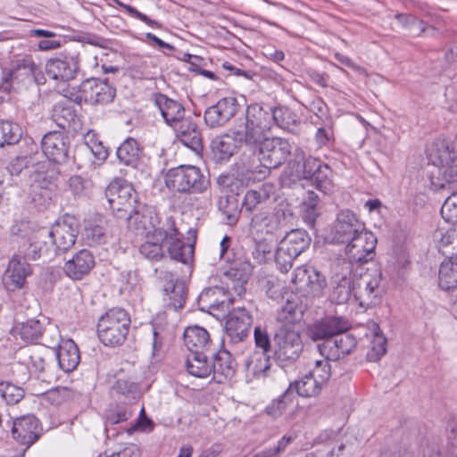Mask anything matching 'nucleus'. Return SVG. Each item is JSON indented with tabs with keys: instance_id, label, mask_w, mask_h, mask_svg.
<instances>
[{
	"instance_id": "nucleus-1",
	"label": "nucleus",
	"mask_w": 457,
	"mask_h": 457,
	"mask_svg": "<svg viewBox=\"0 0 457 457\" xmlns=\"http://www.w3.org/2000/svg\"><path fill=\"white\" fill-rule=\"evenodd\" d=\"M260 117L256 115L255 104L247 106L245 121L236 124L231 134L223 133L214 137L210 143L212 159L219 163L228 162L242 145L250 150L262 137Z\"/></svg>"
},
{
	"instance_id": "nucleus-2",
	"label": "nucleus",
	"mask_w": 457,
	"mask_h": 457,
	"mask_svg": "<svg viewBox=\"0 0 457 457\" xmlns=\"http://www.w3.org/2000/svg\"><path fill=\"white\" fill-rule=\"evenodd\" d=\"M286 172L292 178V180H310L318 190L324 194H330L334 190L331 168L319 158L306 155L302 148L297 147L294 150L293 158L288 161Z\"/></svg>"
},
{
	"instance_id": "nucleus-3",
	"label": "nucleus",
	"mask_w": 457,
	"mask_h": 457,
	"mask_svg": "<svg viewBox=\"0 0 457 457\" xmlns=\"http://www.w3.org/2000/svg\"><path fill=\"white\" fill-rule=\"evenodd\" d=\"M255 112L256 115L260 117L262 137L256 145L250 146V151L253 154L258 153L259 162L263 167L269 170L278 169L287 162L291 154H294L292 145L282 137H269L270 112L258 104H255Z\"/></svg>"
},
{
	"instance_id": "nucleus-4",
	"label": "nucleus",
	"mask_w": 457,
	"mask_h": 457,
	"mask_svg": "<svg viewBox=\"0 0 457 457\" xmlns=\"http://www.w3.org/2000/svg\"><path fill=\"white\" fill-rule=\"evenodd\" d=\"M130 327V317L122 308L108 310L98 320L97 333L100 341L107 346L123 345Z\"/></svg>"
},
{
	"instance_id": "nucleus-5",
	"label": "nucleus",
	"mask_w": 457,
	"mask_h": 457,
	"mask_svg": "<svg viewBox=\"0 0 457 457\" xmlns=\"http://www.w3.org/2000/svg\"><path fill=\"white\" fill-rule=\"evenodd\" d=\"M209 179L201 170L193 165H180L168 170L165 185L173 192L182 194H199L209 187Z\"/></svg>"
},
{
	"instance_id": "nucleus-6",
	"label": "nucleus",
	"mask_w": 457,
	"mask_h": 457,
	"mask_svg": "<svg viewBox=\"0 0 457 457\" xmlns=\"http://www.w3.org/2000/svg\"><path fill=\"white\" fill-rule=\"evenodd\" d=\"M303 344L300 333L292 326L283 325L274 336V359L283 370L294 363L301 355Z\"/></svg>"
},
{
	"instance_id": "nucleus-7",
	"label": "nucleus",
	"mask_w": 457,
	"mask_h": 457,
	"mask_svg": "<svg viewBox=\"0 0 457 457\" xmlns=\"http://www.w3.org/2000/svg\"><path fill=\"white\" fill-rule=\"evenodd\" d=\"M353 297L359 305L370 308L378 304L386 292L380 270L366 272L353 283Z\"/></svg>"
},
{
	"instance_id": "nucleus-8",
	"label": "nucleus",
	"mask_w": 457,
	"mask_h": 457,
	"mask_svg": "<svg viewBox=\"0 0 457 457\" xmlns=\"http://www.w3.org/2000/svg\"><path fill=\"white\" fill-rule=\"evenodd\" d=\"M79 54L75 50H64L48 59L45 65L46 75L58 84L73 80L79 71Z\"/></svg>"
},
{
	"instance_id": "nucleus-9",
	"label": "nucleus",
	"mask_w": 457,
	"mask_h": 457,
	"mask_svg": "<svg viewBox=\"0 0 457 457\" xmlns=\"http://www.w3.org/2000/svg\"><path fill=\"white\" fill-rule=\"evenodd\" d=\"M109 208L119 219H124L128 213L135 212L137 194L131 184L119 179L112 181L104 191Z\"/></svg>"
},
{
	"instance_id": "nucleus-10",
	"label": "nucleus",
	"mask_w": 457,
	"mask_h": 457,
	"mask_svg": "<svg viewBox=\"0 0 457 457\" xmlns=\"http://www.w3.org/2000/svg\"><path fill=\"white\" fill-rule=\"evenodd\" d=\"M179 235V231L172 217H167L162 227L155 228L153 232H148L147 240L141 245L140 253L151 262H159L168 260L165 254L163 243L167 239H173Z\"/></svg>"
},
{
	"instance_id": "nucleus-11",
	"label": "nucleus",
	"mask_w": 457,
	"mask_h": 457,
	"mask_svg": "<svg viewBox=\"0 0 457 457\" xmlns=\"http://www.w3.org/2000/svg\"><path fill=\"white\" fill-rule=\"evenodd\" d=\"M26 355L29 373L48 382L59 377L54 351L44 347H32L26 351Z\"/></svg>"
},
{
	"instance_id": "nucleus-12",
	"label": "nucleus",
	"mask_w": 457,
	"mask_h": 457,
	"mask_svg": "<svg viewBox=\"0 0 457 457\" xmlns=\"http://www.w3.org/2000/svg\"><path fill=\"white\" fill-rule=\"evenodd\" d=\"M116 89L105 80L88 79L79 85V95L76 101L90 104H106L114 99Z\"/></svg>"
},
{
	"instance_id": "nucleus-13",
	"label": "nucleus",
	"mask_w": 457,
	"mask_h": 457,
	"mask_svg": "<svg viewBox=\"0 0 457 457\" xmlns=\"http://www.w3.org/2000/svg\"><path fill=\"white\" fill-rule=\"evenodd\" d=\"M44 157L56 164L67 163L71 158V141L62 131H49L41 139Z\"/></svg>"
},
{
	"instance_id": "nucleus-14",
	"label": "nucleus",
	"mask_w": 457,
	"mask_h": 457,
	"mask_svg": "<svg viewBox=\"0 0 457 457\" xmlns=\"http://www.w3.org/2000/svg\"><path fill=\"white\" fill-rule=\"evenodd\" d=\"M365 228V224L349 210L341 211L330 232L333 244L346 245Z\"/></svg>"
},
{
	"instance_id": "nucleus-15",
	"label": "nucleus",
	"mask_w": 457,
	"mask_h": 457,
	"mask_svg": "<svg viewBox=\"0 0 457 457\" xmlns=\"http://www.w3.org/2000/svg\"><path fill=\"white\" fill-rule=\"evenodd\" d=\"M19 249L25 258L34 261L40 258L50 259L54 255L47 228H38L27 238H23Z\"/></svg>"
},
{
	"instance_id": "nucleus-16",
	"label": "nucleus",
	"mask_w": 457,
	"mask_h": 457,
	"mask_svg": "<svg viewBox=\"0 0 457 457\" xmlns=\"http://www.w3.org/2000/svg\"><path fill=\"white\" fill-rule=\"evenodd\" d=\"M376 245V236L365 228L354 239L345 245V253L355 263H366L373 259Z\"/></svg>"
},
{
	"instance_id": "nucleus-17",
	"label": "nucleus",
	"mask_w": 457,
	"mask_h": 457,
	"mask_svg": "<svg viewBox=\"0 0 457 457\" xmlns=\"http://www.w3.org/2000/svg\"><path fill=\"white\" fill-rule=\"evenodd\" d=\"M239 109L240 104L236 97H223L205 110L204 122L212 129L221 128L236 116Z\"/></svg>"
},
{
	"instance_id": "nucleus-18",
	"label": "nucleus",
	"mask_w": 457,
	"mask_h": 457,
	"mask_svg": "<svg viewBox=\"0 0 457 457\" xmlns=\"http://www.w3.org/2000/svg\"><path fill=\"white\" fill-rule=\"evenodd\" d=\"M39 420L34 415H25L15 418L12 422L11 432L13 439L20 445H25L21 456L41 436Z\"/></svg>"
},
{
	"instance_id": "nucleus-19",
	"label": "nucleus",
	"mask_w": 457,
	"mask_h": 457,
	"mask_svg": "<svg viewBox=\"0 0 457 457\" xmlns=\"http://www.w3.org/2000/svg\"><path fill=\"white\" fill-rule=\"evenodd\" d=\"M253 317L245 308H237L228 312L226 323L225 332L229 342L237 344L248 337Z\"/></svg>"
},
{
	"instance_id": "nucleus-20",
	"label": "nucleus",
	"mask_w": 457,
	"mask_h": 457,
	"mask_svg": "<svg viewBox=\"0 0 457 457\" xmlns=\"http://www.w3.org/2000/svg\"><path fill=\"white\" fill-rule=\"evenodd\" d=\"M350 327L348 320L343 317L327 316L308 328V336L313 341L326 343L340 332H346Z\"/></svg>"
},
{
	"instance_id": "nucleus-21",
	"label": "nucleus",
	"mask_w": 457,
	"mask_h": 457,
	"mask_svg": "<svg viewBox=\"0 0 457 457\" xmlns=\"http://www.w3.org/2000/svg\"><path fill=\"white\" fill-rule=\"evenodd\" d=\"M357 340L350 333L340 332L335 338L318 345L319 351L328 360L337 361L350 354L356 347Z\"/></svg>"
},
{
	"instance_id": "nucleus-22",
	"label": "nucleus",
	"mask_w": 457,
	"mask_h": 457,
	"mask_svg": "<svg viewBox=\"0 0 457 457\" xmlns=\"http://www.w3.org/2000/svg\"><path fill=\"white\" fill-rule=\"evenodd\" d=\"M54 255L68 252L76 243L78 228L66 221L56 222L48 228Z\"/></svg>"
},
{
	"instance_id": "nucleus-23",
	"label": "nucleus",
	"mask_w": 457,
	"mask_h": 457,
	"mask_svg": "<svg viewBox=\"0 0 457 457\" xmlns=\"http://www.w3.org/2000/svg\"><path fill=\"white\" fill-rule=\"evenodd\" d=\"M245 369L247 374L256 379L273 378L275 375L285 377V371L280 367H272L270 356L265 352L254 351L246 359Z\"/></svg>"
},
{
	"instance_id": "nucleus-24",
	"label": "nucleus",
	"mask_w": 457,
	"mask_h": 457,
	"mask_svg": "<svg viewBox=\"0 0 457 457\" xmlns=\"http://www.w3.org/2000/svg\"><path fill=\"white\" fill-rule=\"evenodd\" d=\"M170 127L173 129L177 137L183 145L195 153L203 150L201 133L192 117L185 115L179 119V121L172 123Z\"/></svg>"
},
{
	"instance_id": "nucleus-25",
	"label": "nucleus",
	"mask_w": 457,
	"mask_h": 457,
	"mask_svg": "<svg viewBox=\"0 0 457 457\" xmlns=\"http://www.w3.org/2000/svg\"><path fill=\"white\" fill-rule=\"evenodd\" d=\"M154 273L158 278L167 281L163 290L168 296V307L175 311L183 308L187 298L186 284L179 279L174 280L171 272L155 269Z\"/></svg>"
},
{
	"instance_id": "nucleus-26",
	"label": "nucleus",
	"mask_w": 457,
	"mask_h": 457,
	"mask_svg": "<svg viewBox=\"0 0 457 457\" xmlns=\"http://www.w3.org/2000/svg\"><path fill=\"white\" fill-rule=\"evenodd\" d=\"M37 70V67L31 57L18 59L11 69L3 71L0 89L10 92L14 81H23L24 79L33 76Z\"/></svg>"
},
{
	"instance_id": "nucleus-27",
	"label": "nucleus",
	"mask_w": 457,
	"mask_h": 457,
	"mask_svg": "<svg viewBox=\"0 0 457 457\" xmlns=\"http://www.w3.org/2000/svg\"><path fill=\"white\" fill-rule=\"evenodd\" d=\"M95 266V257L87 249H82L67 261L63 271L73 280L82 279Z\"/></svg>"
},
{
	"instance_id": "nucleus-28",
	"label": "nucleus",
	"mask_w": 457,
	"mask_h": 457,
	"mask_svg": "<svg viewBox=\"0 0 457 457\" xmlns=\"http://www.w3.org/2000/svg\"><path fill=\"white\" fill-rule=\"evenodd\" d=\"M228 295L220 287L205 288L199 295L197 305L200 311L212 313L216 311L224 312L228 307Z\"/></svg>"
},
{
	"instance_id": "nucleus-29",
	"label": "nucleus",
	"mask_w": 457,
	"mask_h": 457,
	"mask_svg": "<svg viewBox=\"0 0 457 457\" xmlns=\"http://www.w3.org/2000/svg\"><path fill=\"white\" fill-rule=\"evenodd\" d=\"M54 353L58 371L70 373L78 367L80 361L79 347L71 339L62 340V345H58V349Z\"/></svg>"
},
{
	"instance_id": "nucleus-30",
	"label": "nucleus",
	"mask_w": 457,
	"mask_h": 457,
	"mask_svg": "<svg viewBox=\"0 0 457 457\" xmlns=\"http://www.w3.org/2000/svg\"><path fill=\"white\" fill-rule=\"evenodd\" d=\"M128 220L129 226H134L137 230H141L148 235L156 228L158 218L153 207H149L139 202L135 205V212L128 213L124 218Z\"/></svg>"
},
{
	"instance_id": "nucleus-31",
	"label": "nucleus",
	"mask_w": 457,
	"mask_h": 457,
	"mask_svg": "<svg viewBox=\"0 0 457 457\" xmlns=\"http://www.w3.org/2000/svg\"><path fill=\"white\" fill-rule=\"evenodd\" d=\"M154 104L161 112L165 123L170 127L172 123L179 121L186 115L185 107L179 101L173 100L162 93L153 95Z\"/></svg>"
},
{
	"instance_id": "nucleus-32",
	"label": "nucleus",
	"mask_w": 457,
	"mask_h": 457,
	"mask_svg": "<svg viewBox=\"0 0 457 457\" xmlns=\"http://www.w3.org/2000/svg\"><path fill=\"white\" fill-rule=\"evenodd\" d=\"M31 274L30 265L26 262L25 257L13 256L9 262L6 270V283L12 290L21 288L26 278Z\"/></svg>"
},
{
	"instance_id": "nucleus-33",
	"label": "nucleus",
	"mask_w": 457,
	"mask_h": 457,
	"mask_svg": "<svg viewBox=\"0 0 457 457\" xmlns=\"http://www.w3.org/2000/svg\"><path fill=\"white\" fill-rule=\"evenodd\" d=\"M236 367L237 363L232 358L231 353L227 350H220L212 357L211 374H213L214 380L218 383H222L225 379L234 376Z\"/></svg>"
},
{
	"instance_id": "nucleus-34",
	"label": "nucleus",
	"mask_w": 457,
	"mask_h": 457,
	"mask_svg": "<svg viewBox=\"0 0 457 457\" xmlns=\"http://www.w3.org/2000/svg\"><path fill=\"white\" fill-rule=\"evenodd\" d=\"M457 155L451 142L440 135L434 138L430 145V163L440 167L453 162Z\"/></svg>"
},
{
	"instance_id": "nucleus-35",
	"label": "nucleus",
	"mask_w": 457,
	"mask_h": 457,
	"mask_svg": "<svg viewBox=\"0 0 457 457\" xmlns=\"http://www.w3.org/2000/svg\"><path fill=\"white\" fill-rule=\"evenodd\" d=\"M116 155L120 163L137 169L142 162L144 150L135 138L128 137L117 148Z\"/></svg>"
},
{
	"instance_id": "nucleus-36",
	"label": "nucleus",
	"mask_w": 457,
	"mask_h": 457,
	"mask_svg": "<svg viewBox=\"0 0 457 457\" xmlns=\"http://www.w3.org/2000/svg\"><path fill=\"white\" fill-rule=\"evenodd\" d=\"M57 164L48 161L46 159L42 160L41 164L37 167L34 176V181L37 183L38 187H40V193H38V195L43 196L44 194L46 193V189L54 184V182L57 180L60 175V170ZM37 195V193L35 194L33 197V201L36 202V196Z\"/></svg>"
},
{
	"instance_id": "nucleus-37",
	"label": "nucleus",
	"mask_w": 457,
	"mask_h": 457,
	"mask_svg": "<svg viewBox=\"0 0 457 457\" xmlns=\"http://www.w3.org/2000/svg\"><path fill=\"white\" fill-rule=\"evenodd\" d=\"M183 336L184 343L190 352H204L211 345L208 331L199 326L187 327Z\"/></svg>"
},
{
	"instance_id": "nucleus-38",
	"label": "nucleus",
	"mask_w": 457,
	"mask_h": 457,
	"mask_svg": "<svg viewBox=\"0 0 457 457\" xmlns=\"http://www.w3.org/2000/svg\"><path fill=\"white\" fill-rule=\"evenodd\" d=\"M438 287L451 291L457 287V259H445L438 270Z\"/></svg>"
},
{
	"instance_id": "nucleus-39",
	"label": "nucleus",
	"mask_w": 457,
	"mask_h": 457,
	"mask_svg": "<svg viewBox=\"0 0 457 457\" xmlns=\"http://www.w3.org/2000/svg\"><path fill=\"white\" fill-rule=\"evenodd\" d=\"M178 235L173 239H167L169 243L168 253L170 260L190 264L193 262L195 247L192 244H186L179 239Z\"/></svg>"
},
{
	"instance_id": "nucleus-40",
	"label": "nucleus",
	"mask_w": 457,
	"mask_h": 457,
	"mask_svg": "<svg viewBox=\"0 0 457 457\" xmlns=\"http://www.w3.org/2000/svg\"><path fill=\"white\" fill-rule=\"evenodd\" d=\"M279 243L299 256L309 247L311 237L305 230L297 228L287 233Z\"/></svg>"
},
{
	"instance_id": "nucleus-41",
	"label": "nucleus",
	"mask_w": 457,
	"mask_h": 457,
	"mask_svg": "<svg viewBox=\"0 0 457 457\" xmlns=\"http://www.w3.org/2000/svg\"><path fill=\"white\" fill-rule=\"evenodd\" d=\"M288 387L292 390L295 396L298 395L302 397H312L318 395L323 386L316 378L308 373L302 378L291 382Z\"/></svg>"
},
{
	"instance_id": "nucleus-42",
	"label": "nucleus",
	"mask_w": 457,
	"mask_h": 457,
	"mask_svg": "<svg viewBox=\"0 0 457 457\" xmlns=\"http://www.w3.org/2000/svg\"><path fill=\"white\" fill-rule=\"evenodd\" d=\"M14 330L23 341L34 343L43 337L45 328L39 320L29 319L26 321L17 322Z\"/></svg>"
},
{
	"instance_id": "nucleus-43",
	"label": "nucleus",
	"mask_w": 457,
	"mask_h": 457,
	"mask_svg": "<svg viewBox=\"0 0 457 457\" xmlns=\"http://www.w3.org/2000/svg\"><path fill=\"white\" fill-rule=\"evenodd\" d=\"M186 367L187 372L196 378H207L211 375V361L204 352H191L187 357Z\"/></svg>"
},
{
	"instance_id": "nucleus-44",
	"label": "nucleus",
	"mask_w": 457,
	"mask_h": 457,
	"mask_svg": "<svg viewBox=\"0 0 457 457\" xmlns=\"http://www.w3.org/2000/svg\"><path fill=\"white\" fill-rule=\"evenodd\" d=\"M112 389L118 400L126 404L135 403L140 396L138 385L128 379H118Z\"/></svg>"
},
{
	"instance_id": "nucleus-45",
	"label": "nucleus",
	"mask_w": 457,
	"mask_h": 457,
	"mask_svg": "<svg viewBox=\"0 0 457 457\" xmlns=\"http://www.w3.org/2000/svg\"><path fill=\"white\" fill-rule=\"evenodd\" d=\"M433 240L436 243V247L439 253L445 257V259L457 260V237L453 234L444 233L442 229H437L433 232Z\"/></svg>"
},
{
	"instance_id": "nucleus-46",
	"label": "nucleus",
	"mask_w": 457,
	"mask_h": 457,
	"mask_svg": "<svg viewBox=\"0 0 457 457\" xmlns=\"http://www.w3.org/2000/svg\"><path fill=\"white\" fill-rule=\"evenodd\" d=\"M218 207L225 216L227 224L234 225L237 223L242 208L236 195H221L218 202Z\"/></svg>"
},
{
	"instance_id": "nucleus-47",
	"label": "nucleus",
	"mask_w": 457,
	"mask_h": 457,
	"mask_svg": "<svg viewBox=\"0 0 457 457\" xmlns=\"http://www.w3.org/2000/svg\"><path fill=\"white\" fill-rule=\"evenodd\" d=\"M54 121L62 129H75L77 114L72 106H64L58 104L54 106L52 114Z\"/></svg>"
},
{
	"instance_id": "nucleus-48",
	"label": "nucleus",
	"mask_w": 457,
	"mask_h": 457,
	"mask_svg": "<svg viewBox=\"0 0 457 457\" xmlns=\"http://www.w3.org/2000/svg\"><path fill=\"white\" fill-rule=\"evenodd\" d=\"M445 432L446 445L430 454V457H457V419L449 420Z\"/></svg>"
},
{
	"instance_id": "nucleus-49",
	"label": "nucleus",
	"mask_w": 457,
	"mask_h": 457,
	"mask_svg": "<svg viewBox=\"0 0 457 457\" xmlns=\"http://www.w3.org/2000/svg\"><path fill=\"white\" fill-rule=\"evenodd\" d=\"M270 117L278 127L288 131L297 123L296 113L287 106L280 105L273 108L270 113Z\"/></svg>"
},
{
	"instance_id": "nucleus-50",
	"label": "nucleus",
	"mask_w": 457,
	"mask_h": 457,
	"mask_svg": "<svg viewBox=\"0 0 457 457\" xmlns=\"http://www.w3.org/2000/svg\"><path fill=\"white\" fill-rule=\"evenodd\" d=\"M332 291L329 299L336 304H343L348 302L351 295H353L352 280H331Z\"/></svg>"
},
{
	"instance_id": "nucleus-51",
	"label": "nucleus",
	"mask_w": 457,
	"mask_h": 457,
	"mask_svg": "<svg viewBox=\"0 0 457 457\" xmlns=\"http://www.w3.org/2000/svg\"><path fill=\"white\" fill-rule=\"evenodd\" d=\"M21 135V128L19 124L9 120L0 121V147L17 144Z\"/></svg>"
},
{
	"instance_id": "nucleus-52",
	"label": "nucleus",
	"mask_w": 457,
	"mask_h": 457,
	"mask_svg": "<svg viewBox=\"0 0 457 457\" xmlns=\"http://www.w3.org/2000/svg\"><path fill=\"white\" fill-rule=\"evenodd\" d=\"M295 398L292 390L287 387L278 398L272 400L265 411L269 416L275 419L278 418L286 411Z\"/></svg>"
},
{
	"instance_id": "nucleus-53",
	"label": "nucleus",
	"mask_w": 457,
	"mask_h": 457,
	"mask_svg": "<svg viewBox=\"0 0 457 457\" xmlns=\"http://www.w3.org/2000/svg\"><path fill=\"white\" fill-rule=\"evenodd\" d=\"M250 226L257 232L272 234L277 230L278 223L277 220L266 212L255 213L250 222Z\"/></svg>"
},
{
	"instance_id": "nucleus-54",
	"label": "nucleus",
	"mask_w": 457,
	"mask_h": 457,
	"mask_svg": "<svg viewBox=\"0 0 457 457\" xmlns=\"http://www.w3.org/2000/svg\"><path fill=\"white\" fill-rule=\"evenodd\" d=\"M302 310L298 303L294 301L287 300L286 303L278 312V320L285 323V325L292 326L301 319Z\"/></svg>"
},
{
	"instance_id": "nucleus-55",
	"label": "nucleus",
	"mask_w": 457,
	"mask_h": 457,
	"mask_svg": "<svg viewBox=\"0 0 457 457\" xmlns=\"http://www.w3.org/2000/svg\"><path fill=\"white\" fill-rule=\"evenodd\" d=\"M269 198V194L263 190H249L245 193L241 203V208L245 212L252 213L257 210L258 205L262 204Z\"/></svg>"
},
{
	"instance_id": "nucleus-56",
	"label": "nucleus",
	"mask_w": 457,
	"mask_h": 457,
	"mask_svg": "<svg viewBox=\"0 0 457 457\" xmlns=\"http://www.w3.org/2000/svg\"><path fill=\"white\" fill-rule=\"evenodd\" d=\"M297 257L298 256L294 254L287 247H285L279 243L275 253L277 269L282 273H287Z\"/></svg>"
},
{
	"instance_id": "nucleus-57",
	"label": "nucleus",
	"mask_w": 457,
	"mask_h": 457,
	"mask_svg": "<svg viewBox=\"0 0 457 457\" xmlns=\"http://www.w3.org/2000/svg\"><path fill=\"white\" fill-rule=\"evenodd\" d=\"M0 395L7 404H16L24 397V389L11 382H0Z\"/></svg>"
},
{
	"instance_id": "nucleus-58",
	"label": "nucleus",
	"mask_w": 457,
	"mask_h": 457,
	"mask_svg": "<svg viewBox=\"0 0 457 457\" xmlns=\"http://www.w3.org/2000/svg\"><path fill=\"white\" fill-rule=\"evenodd\" d=\"M327 286V280L318 270L312 266L308 278L304 284V290L313 295H320Z\"/></svg>"
},
{
	"instance_id": "nucleus-59",
	"label": "nucleus",
	"mask_w": 457,
	"mask_h": 457,
	"mask_svg": "<svg viewBox=\"0 0 457 457\" xmlns=\"http://www.w3.org/2000/svg\"><path fill=\"white\" fill-rule=\"evenodd\" d=\"M349 258L346 259H337L332 264V278L331 280H352L351 274L353 270V263Z\"/></svg>"
},
{
	"instance_id": "nucleus-60",
	"label": "nucleus",
	"mask_w": 457,
	"mask_h": 457,
	"mask_svg": "<svg viewBox=\"0 0 457 457\" xmlns=\"http://www.w3.org/2000/svg\"><path fill=\"white\" fill-rule=\"evenodd\" d=\"M440 212L445 221L457 224V190L445 199Z\"/></svg>"
},
{
	"instance_id": "nucleus-61",
	"label": "nucleus",
	"mask_w": 457,
	"mask_h": 457,
	"mask_svg": "<svg viewBox=\"0 0 457 457\" xmlns=\"http://www.w3.org/2000/svg\"><path fill=\"white\" fill-rule=\"evenodd\" d=\"M445 183L436 184L433 181L430 183V189L439 190L446 187L449 190L457 191V164L448 167L444 171Z\"/></svg>"
},
{
	"instance_id": "nucleus-62",
	"label": "nucleus",
	"mask_w": 457,
	"mask_h": 457,
	"mask_svg": "<svg viewBox=\"0 0 457 457\" xmlns=\"http://www.w3.org/2000/svg\"><path fill=\"white\" fill-rule=\"evenodd\" d=\"M68 186L75 196H84L91 190L92 182L79 175H74L69 179Z\"/></svg>"
},
{
	"instance_id": "nucleus-63",
	"label": "nucleus",
	"mask_w": 457,
	"mask_h": 457,
	"mask_svg": "<svg viewBox=\"0 0 457 457\" xmlns=\"http://www.w3.org/2000/svg\"><path fill=\"white\" fill-rule=\"evenodd\" d=\"M30 150L26 153H22V156L25 159L27 169H30V172L33 175L37 169V167L41 164L42 160H45L43 154L38 152L37 145L34 143H31Z\"/></svg>"
},
{
	"instance_id": "nucleus-64",
	"label": "nucleus",
	"mask_w": 457,
	"mask_h": 457,
	"mask_svg": "<svg viewBox=\"0 0 457 457\" xmlns=\"http://www.w3.org/2000/svg\"><path fill=\"white\" fill-rule=\"evenodd\" d=\"M371 344L372 346L370 351L368 353V358L370 361H378L386 352V338L384 336L376 333Z\"/></svg>"
}]
</instances>
